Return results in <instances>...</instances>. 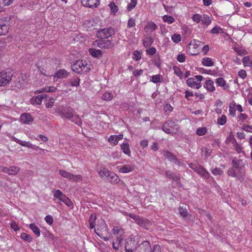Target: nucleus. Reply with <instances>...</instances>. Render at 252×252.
Returning a JSON list of instances; mask_svg holds the SVG:
<instances>
[{
	"instance_id": "21",
	"label": "nucleus",
	"mask_w": 252,
	"mask_h": 252,
	"mask_svg": "<svg viewBox=\"0 0 252 252\" xmlns=\"http://www.w3.org/2000/svg\"><path fill=\"white\" fill-rule=\"evenodd\" d=\"M110 171H109L108 169L106 168H103L102 169H101L100 170L98 171V173L100 178H105L106 180L109 175Z\"/></svg>"
},
{
	"instance_id": "64",
	"label": "nucleus",
	"mask_w": 252,
	"mask_h": 252,
	"mask_svg": "<svg viewBox=\"0 0 252 252\" xmlns=\"http://www.w3.org/2000/svg\"><path fill=\"white\" fill-rule=\"evenodd\" d=\"M45 220L46 222L50 225H51L53 223V219L51 216L48 215L45 218Z\"/></svg>"
},
{
	"instance_id": "40",
	"label": "nucleus",
	"mask_w": 252,
	"mask_h": 252,
	"mask_svg": "<svg viewBox=\"0 0 252 252\" xmlns=\"http://www.w3.org/2000/svg\"><path fill=\"white\" fill-rule=\"evenodd\" d=\"M137 0H130V2L128 4L127 10L128 11H131L136 5Z\"/></svg>"
},
{
	"instance_id": "58",
	"label": "nucleus",
	"mask_w": 252,
	"mask_h": 252,
	"mask_svg": "<svg viewBox=\"0 0 252 252\" xmlns=\"http://www.w3.org/2000/svg\"><path fill=\"white\" fill-rule=\"evenodd\" d=\"M179 213L180 215L183 217H186L188 215V212L187 209L183 208L182 207L179 208Z\"/></svg>"
},
{
	"instance_id": "14",
	"label": "nucleus",
	"mask_w": 252,
	"mask_h": 252,
	"mask_svg": "<svg viewBox=\"0 0 252 252\" xmlns=\"http://www.w3.org/2000/svg\"><path fill=\"white\" fill-rule=\"evenodd\" d=\"M196 172L205 179H208L209 178L210 173L209 172L201 166H198V169L196 170Z\"/></svg>"
},
{
	"instance_id": "36",
	"label": "nucleus",
	"mask_w": 252,
	"mask_h": 252,
	"mask_svg": "<svg viewBox=\"0 0 252 252\" xmlns=\"http://www.w3.org/2000/svg\"><path fill=\"white\" fill-rule=\"evenodd\" d=\"M162 20L164 22H166L168 24H172L175 21L174 18L172 16L167 15H164L162 17Z\"/></svg>"
},
{
	"instance_id": "49",
	"label": "nucleus",
	"mask_w": 252,
	"mask_h": 252,
	"mask_svg": "<svg viewBox=\"0 0 252 252\" xmlns=\"http://www.w3.org/2000/svg\"><path fill=\"white\" fill-rule=\"evenodd\" d=\"M21 237L23 240L30 242L32 240V237L29 234L26 233H22L21 235Z\"/></svg>"
},
{
	"instance_id": "37",
	"label": "nucleus",
	"mask_w": 252,
	"mask_h": 252,
	"mask_svg": "<svg viewBox=\"0 0 252 252\" xmlns=\"http://www.w3.org/2000/svg\"><path fill=\"white\" fill-rule=\"evenodd\" d=\"M65 195L59 189L56 190L54 192V197L59 199L60 201L62 200L63 196Z\"/></svg>"
},
{
	"instance_id": "29",
	"label": "nucleus",
	"mask_w": 252,
	"mask_h": 252,
	"mask_svg": "<svg viewBox=\"0 0 252 252\" xmlns=\"http://www.w3.org/2000/svg\"><path fill=\"white\" fill-rule=\"evenodd\" d=\"M112 231L113 234L115 235L119 236L124 235L123 229L122 228L119 227L118 226H114Z\"/></svg>"
},
{
	"instance_id": "56",
	"label": "nucleus",
	"mask_w": 252,
	"mask_h": 252,
	"mask_svg": "<svg viewBox=\"0 0 252 252\" xmlns=\"http://www.w3.org/2000/svg\"><path fill=\"white\" fill-rule=\"evenodd\" d=\"M61 201L64 203L65 205H67V206H70L71 204V202L70 200L69 199L68 197H67L65 195L63 196Z\"/></svg>"
},
{
	"instance_id": "50",
	"label": "nucleus",
	"mask_w": 252,
	"mask_h": 252,
	"mask_svg": "<svg viewBox=\"0 0 252 252\" xmlns=\"http://www.w3.org/2000/svg\"><path fill=\"white\" fill-rule=\"evenodd\" d=\"M226 122V117L224 115H221L220 118L218 119V123L219 125L223 126Z\"/></svg>"
},
{
	"instance_id": "20",
	"label": "nucleus",
	"mask_w": 252,
	"mask_h": 252,
	"mask_svg": "<svg viewBox=\"0 0 252 252\" xmlns=\"http://www.w3.org/2000/svg\"><path fill=\"white\" fill-rule=\"evenodd\" d=\"M204 87L206 90L210 92H213L215 89L213 81L210 79L206 81Z\"/></svg>"
},
{
	"instance_id": "30",
	"label": "nucleus",
	"mask_w": 252,
	"mask_h": 252,
	"mask_svg": "<svg viewBox=\"0 0 252 252\" xmlns=\"http://www.w3.org/2000/svg\"><path fill=\"white\" fill-rule=\"evenodd\" d=\"M121 149L125 154L130 156V151L129 149V144L128 143H125L122 144Z\"/></svg>"
},
{
	"instance_id": "28",
	"label": "nucleus",
	"mask_w": 252,
	"mask_h": 252,
	"mask_svg": "<svg viewBox=\"0 0 252 252\" xmlns=\"http://www.w3.org/2000/svg\"><path fill=\"white\" fill-rule=\"evenodd\" d=\"M216 83L220 87H223L224 89L228 88V85H226L225 81L223 78L220 77L216 79Z\"/></svg>"
},
{
	"instance_id": "38",
	"label": "nucleus",
	"mask_w": 252,
	"mask_h": 252,
	"mask_svg": "<svg viewBox=\"0 0 252 252\" xmlns=\"http://www.w3.org/2000/svg\"><path fill=\"white\" fill-rule=\"evenodd\" d=\"M236 142L233 135L230 133L228 137L226 139L225 143L226 145H228L229 143H232L233 145Z\"/></svg>"
},
{
	"instance_id": "33",
	"label": "nucleus",
	"mask_w": 252,
	"mask_h": 252,
	"mask_svg": "<svg viewBox=\"0 0 252 252\" xmlns=\"http://www.w3.org/2000/svg\"><path fill=\"white\" fill-rule=\"evenodd\" d=\"M195 78L196 79V82L194 85V88L197 89H199L201 87V84L200 82L203 80L204 79L203 77L201 75H196L195 76Z\"/></svg>"
},
{
	"instance_id": "32",
	"label": "nucleus",
	"mask_w": 252,
	"mask_h": 252,
	"mask_svg": "<svg viewBox=\"0 0 252 252\" xmlns=\"http://www.w3.org/2000/svg\"><path fill=\"white\" fill-rule=\"evenodd\" d=\"M153 42L154 39L153 38L151 37H147L143 40V44L145 47H148L153 44Z\"/></svg>"
},
{
	"instance_id": "23",
	"label": "nucleus",
	"mask_w": 252,
	"mask_h": 252,
	"mask_svg": "<svg viewBox=\"0 0 252 252\" xmlns=\"http://www.w3.org/2000/svg\"><path fill=\"white\" fill-rule=\"evenodd\" d=\"M202 24L207 26H209L211 23L210 17L206 14L202 15L201 20Z\"/></svg>"
},
{
	"instance_id": "13",
	"label": "nucleus",
	"mask_w": 252,
	"mask_h": 252,
	"mask_svg": "<svg viewBox=\"0 0 252 252\" xmlns=\"http://www.w3.org/2000/svg\"><path fill=\"white\" fill-rule=\"evenodd\" d=\"M120 178L115 173L110 171L109 175L106 179L107 182L112 184H117L119 182Z\"/></svg>"
},
{
	"instance_id": "55",
	"label": "nucleus",
	"mask_w": 252,
	"mask_h": 252,
	"mask_svg": "<svg viewBox=\"0 0 252 252\" xmlns=\"http://www.w3.org/2000/svg\"><path fill=\"white\" fill-rule=\"evenodd\" d=\"M196 82L194 81V79L193 78H188L187 80V85L191 88H194V85Z\"/></svg>"
},
{
	"instance_id": "31",
	"label": "nucleus",
	"mask_w": 252,
	"mask_h": 252,
	"mask_svg": "<svg viewBox=\"0 0 252 252\" xmlns=\"http://www.w3.org/2000/svg\"><path fill=\"white\" fill-rule=\"evenodd\" d=\"M8 26L6 24H0V35H5L8 32Z\"/></svg>"
},
{
	"instance_id": "17",
	"label": "nucleus",
	"mask_w": 252,
	"mask_h": 252,
	"mask_svg": "<svg viewBox=\"0 0 252 252\" xmlns=\"http://www.w3.org/2000/svg\"><path fill=\"white\" fill-rule=\"evenodd\" d=\"M46 97V94H42L38 95L31 99V102L33 104L39 105L42 102V100Z\"/></svg>"
},
{
	"instance_id": "8",
	"label": "nucleus",
	"mask_w": 252,
	"mask_h": 252,
	"mask_svg": "<svg viewBox=\"0 0 252 252\" xmlns=\"http://www.w3.org/2000/svg\"><path fill=\"white\" fill-rule=\"evenodd\" d=\"M101 39L95 41L94 45L97 44L100 48L110 49L114 47V43L111 40H103Z\"/></svg>"
},
{
	"instance_id": "57",
	"label": "nucleus",
	"mask_w": 252,
	"mask_h": 252,
	"mask_svg": "<svg viewBox=\"0 0 252 252\" xmlns=\"http://www.w3.org/2000/svg\"><path fill=\"white\" fill-rule=\"evenodd\" d=\"M222 31V29L220 27L216 26L214 27L210 31L212 34H218Z\"/></svg>"
},
{
	"instance_id": "34",
	"label": "nucleus",
	"mask_w": 252,
	"mask_h": 252,
	"mask_svg": "<svg viewBox=\"0 0 252 252\" xmlns=\"http://www.w3.org/2000/svg\"><path fill=\"white\" fill-rule=\"evenodd\" d=\"M96 220V216L94 214H92L89 218V226L91 229H93L95 226V222Z\"/></svg>"
},
{
	"instance_id": "61",
	"label": "nucleus",
	"mask_w": 252,
	"mask_h": 252,
	"mask_svg": "<svg viewBox=\"0 0 252 252\" xmlns=\"http://www.w3.org/2000/svg\"><path fill=\"white\" fill-rule=\"evenodd\" d=\"M146 52L147 54L149 55H153L156 52V49L155 47H151L149 49H148L146 50Z\"/></svg>"
},
{
	"instance_id": "51",
	"label": "nucleus",
	"mask_w": 252,
	"mask_h": 252,
	"mask_svg": "<svg viewBox=\"0 0 252 252\" xmlns=\"http://www.w3.org/2000/svg\"><path fill=\"white\" fill-rule=\"evenodd\" d=\"M202 15L195 14L192 17V20L196 23H199L201 20Z\"/></svg>"
},
{
	"instance_id": "25",
	"label": "nucleus",
	"mask_w": 252,
	"mask_h": 252,
	"mask_svg": "<svg viewBox=\"0 0 252 252\" xmlns=\"http://www.w3.org/2000/svg\"><path fill=\"white\" fill-rule=\"evenodd\" d=\"M202 63L205 66H212L214 65V62L210 58L206 57L202 59Z\"/></svg>"
},
{
	"instance_id": "4",
	"label": "nucleus",
	"mask_w": 252,
	"mask_h": 252,
	"mask_svg": "<svg viewBox=\"0 0 252 252\" xmlns=\"http://www.w3.org/2000/svg\"><path fill=\"white\" fill-rule=\"evenodd\" d=\"M59 172L61 176L67 178L71 181L80 182L83 181V178L81 175H74L64 170H59Z\"/></svg>"
},
{
	"instance_id": "3",
	"label": "nucleus",
	"mask_w": 252,
	"mask_h": 252,
	"mask_svg": "<svg viewBox=\"0 0 252 252\" xmlns=\"http://www.w3.org/2000/svg\"><path fill=\"white\" fill-rule=\"evenodd\" d=\"M85 62L82 61H77L72 65V70L78 74L89 72L90 68L88 66L87 63H85Z\"/></svg>"
},
{
	"instance_id": "47",
	"label": "nucleus",
	"mask_w": 252,
	"mask_h": 252,
	"mask_svg": "<svg viewBox=\"0 0 252 252\" xmlns=\"http://www.w3.org/2000/svg\"><path fill=\"white\" fill-rule=\"evenodd\" d=\"M112 13L115 14L118 10V6L113 2H111L109 5Z\"/></svg>"
},
{
	"instance_id": "60",
	"label": "nucleus",
	"mask_w": 252,
	"mask_h": 252,
	"mask_svg": "<svg viewBox=\"0 0 252 252\" xmlns=\"http://www.w3.org/2000/svg\"><path fill=\"white\" fill-rule=\"evenodd\" d=\"M242 129L246 131L252 132V126L244 125L242 126Z\"/></svg>"
},
{
	"instance_id": "53",
	"label": "nucleus",
	"mask_w": 252,
	"mask_h": 252,
	"mask_svg": "<svg viewBox=\"0 0 252 252\" xmlns=\"http://www.w3.org/2000/svg\"><path fill=\"white\" fill-rule=\"evenodd\" d=\"M212 173L214 175H221L223 173V171L219 168H215L211 170Z\"/></svg>"
},
{
	"instance_id": "1",
	"label": "nucleus",
	"mask_w": 252,
	"mask_h": 252,
	"mask_svg": "<svg viewBox=\"0 0 252 252\" xmlns=\"http://www.w3.org/2000/svg\"><path fill=\"white\" fill-rule=\"evenodd\" d=\"M55 112L58 113L62 118L69 120L79 126H81L82 124L80 116L70 107L62 105L58 107L55 109Z\"/></svg>"
},
{
	"instance_id": "19",
	"label": "nucleus",
	"mask_w": 252,
	"mask_h": 252,
	"mask_svg": "<svg viewBox=\"0 0 252 252\" xmlns=\"http://www.w3.org/2000/svg\"><path fill=\"white\" fill-rule=\"evenodd\" d=\"M90 54L95 58H100L102 56V53L100 50L95 49L94 48H90L89 50Z\"/></svg>"
},
{
	"instance_id": "63",
	"label": "nucleus",
	"mask_w": 252,
	"mask_h": 252,
	"mask_svg": "<svg viewBox=\"0 0 252 252\" xmlns=\"http://www.w3.org/2000/svg\"><path fill=\"white\" fill-rule=\"evenodd\" d=\"M178 61L180 63H184L186 60V56L184 54H180L177 56Z\"/></svg>"
},
{
	"instance_id": "18",
	"label": "nucleus",
	"mask_w": 252,
	"mask_h": 252,
	"mask_svg": "<svg viewBox=\"0 0 252 252\" xmlns=\"http://www.w3.org/2000/svg\"><path fill=\"white\" fill-rule=\"evenodd\" d=\"M123 135L119 134L118 135H111L108 138L109 142L116 145L118 141L123 139Z\"/></svg>"
},
{
	"instance_id": "42",
	"label": "nucleus",
	"mask_w": 252,
	"mask_h": 252,
	"mask_svg": "<svg viewBox=\"0 0 252 252\" xmlns=\"http://www.w3.org/2000/svg\"><path fill=\"white\" fill-rule=\"evenodd\" d=\"M80 79L78 77L69 80L68 84L71 86L77 87L79 85Z\"/></svg>"
},
{
	"instance_id": "52",
	"label": "nucleus",
	"mask_w": 252,
	"mask_h": 252,
	"mask_svg": "<svg viewBox=\"0 0 252 252\" xmlns=\"http://www.w3.org/2000/svg\"><path fill=\"white\" fill-rule=\"evenodd\" d=\"M113 97V95L110 93H105L102 96V99L105 100H110L112 99Z\"/></svg>"
},
{
	"instance_id": "11",
	"label": "nucleus",
	"mask_w": 252,
	"mask_h": 252,
	"mask_svg": "<svg viewBox=\"0 0 252 252\" xmlns=\"http://www.w3.org/2000/svg\"><path fill=\"white\" fill-rule=\"evenodd\" d=\"M20 171V168L16 166L9 167L0 166V171L8 174L9 175H15Z\"/></svg>"
},
{
	"instance_id": "35",
	"label": "nucleus",
	"mask_w": 252,
	"mask_h": 252,
	"mask_svg": "<svg viewBox=\"0 0 252 252\" xmlns=\"http://www.w3.org/2000/svg\"><path fill=\"white\" fill-rule=\"evenodd\" d=\"M150 81L154 83H158L162 81V77L159 74L154 75L151 77Z\"/></svg>"
},
{
	"instance_id": "12",
	"label": "nucleus",
	"mask_w": 252,
	"mask_h": 252,
	"mask_svg": "<svg viewBox=\"0 0 252 252\" xmlns=\"http://www.w3.org/2000/svg\"><path fill=\"white\" fill-rule=\"evenodd\" d=\"M81 2L86 7L93 8L97 6L99 4V0H81Z\"/></svg>"
},
{
	"instance_id": "16",
	"label": "nucleus",
	"mask_w": 252,
	"mask_h": 252,
	"mask_svg": "<svg viewBox=\"0 0 252 252\" xmlns=\"http://www.w3.org/2000/svg\"><path fill=\"white\" fill-rule=\"evenodd\" d=\"M20 121L24 124H29L33 121V118L30 114H23L20 117Z\"/></svg>"
},
{
	"instance_id": "48",
	"label": "nucleus",
	"mask_w": 252,
	"mask_h": 252,
	"mask_svg": "<svg viewBox=\"0 0 252 252\" xmlns=\"http://www.w3.org/2000/svg\"><path fill=\"white\" fill-rule=\"evenodd\" d=\"M206 128L204 127H199L196 130V134L199 136L204 135L206 133Z\"/></svg>"
},
{
	"instance_id": "39",
	"label": "nucleus",
	"mask_w": 252,
	"mask_h": 252,
	"mask_svg": "<svg viewBox=\"0 0 252 252\" xmlns=\"http://www.w3.org/2000/svg\"><path fill=\"white\" fill-rule=\"evenodd\" d=\"M132 169L133 168L131 166L125 165L119 169V171L121 173H128L132 171Z\"/></svg>"
},
{
	"instance_id": "54",
	"label": "nucleus",
	"mask_w": 252,
	"mask_h": 252,
	"mask_svg": "<svg viewBox=\"0 0 252 252\" xmlns=\"http://www.w3.org/2000/svg\"><path fill=\"white\" fill-rule=\"evenodd\" d=\"M171 38L174 42L178 43L181 40V36L179 34H174Z\"/></svg>"
},
{
	"instance_id": "43",
	"label": "nucleus",
	"mask_w": 252,
	"mask_h": 252,
	"mask_svg": "<svg viewBox=\"0 0 252 252\" xmlns=\"http://www.w3.org/2000/svg\"><path fill=\"white\" fill-rule=\"evenodd\" d=\"M13 140L14 141H15L17 143H18L20 145L24 146V147H27V145H28V144L30 143L29 142H28L25 141H22L16 137H13Z\"/></svg>"
},
{
	"instance_id": "44",
	"label": "nucleus",
	"mask_w": 252,
	"mask_h": 252,
	"mask_svg": "<svg viewBox=\"0 0 252 252\" xmlns=\"http://www.w3.org/2000/svg\"><path fill=\"white\" fill-rule=\"evenodd\" d=\"M141 58V53L138 50H135L133 53L132 59L136 61H139Z\"/></svg>"
},
{
	"instance_id": "10",
	"label": "nucleus",
	"mask_w": 252,
	"mask_h": 252,
	"mask_svg": "<svg viewBox=\"0 0 252 252\" xmlns=\"http://www.w3.org/2000/svg\"><path fill=\"white\" fill-rule=\"evenodd\" d=\"M244 172L243 170L236 171V168L232 167L227 170V174L231 177H235L241 182L243 181V177L244 175Z\"/></svg>"
},
{
	"instance_id": "24",
	"label": "nucleus",
	"mask_w": 252,
	"mask_h": 252,
	"mask_svg": "<svg viewBox=\"0 0 252 252\" xmlns=\"http://www.w3.org/2000/svg\"><path fill=\"white\" fill-rule=\"evenodd\" d=\"M157 28V26L156 24L152 21H150L148 23V24L145 27V30L146 31H148L150 30L151 32L154 31Z\"/></svg>"
},
{
	"instance_id": "2",
	"label": "nucleus",
	"mask_w": 252,
	"mask_h": 252,
	"mask_svg": "<svg viewBox=\"0 0 252 252\" xmlns=\"http://www.w3.org/2000/svg\"><path fill=\"white\" fill-rule=\"evenodd\" d=\"M179 126L172 120H168L164 123L162 129L167 134H175L178 132Z\"/></svg>"
},
{
	"instance_id": "46",
	"label": "nucleus",
	"mask_w": 252,
	"mask_h": 252,
	"mask_svg": "<svg viewBox=\"0 0 252 252\" xmlns=\"http://www.w3.org/2000/svg\"><path fill=\"white\" fill-rule=\"evenodd\" d=\"M233 146L237 153L240 154L241 153H244L242 151L243 147L241 145H239L237 141L233 145Z\"/></svg>"
},
{
	"instance_id": "62",
	"label": "nucleus",
	"mask_w": 252,
	"mask_h": 252,
	"mask_svg": "<svg viewBox=\"0 0 252 252\" xmlns=\"http://www.w3.org/2000/svg\"><path fill=\"white\" fill-rule=\"evenodd\" d=\"M238 75L239 76L244 79L247 76L246 71L245 70L241 69L238 72Z\"/></svg>"
},
{
	"instance_id": "22",
	"label": "nucleus",
	"mask_w": 252,
	"mask_h": 252,
	"mask_svg": "<svg viewBox=\"0 0 252 252\" xmlns=\"http://www.w3.org/2000/svg\"><path fill=\"white\" fill-rule=\"evenodd\" d=\"M68 73L65 69H61L55 74V77L58 78H63L67 77Z\"/></svg>"
},
{
	"instance_id": "45",
	"label": "nucleus",
	"mask_w": 252,
	"mask_h": 252,
	"mask_svg": "<svg viewBox=\"0 0 252 252\" xmlns=\"http://www.w3.org/2000/svg\"><path fill=\"white\" fill-rule=\"evenodd\" d=\"M242 62L244 66H252V62L250 61V59L249 56L244 57L242 59Z\"/></svg>"
},
{
	"instance_id": "41",
	"label": "nucleus",
	"mask_w": 252,
	"mask_h": 252,
	"mask_svg": "<svg viewBox=\"0 0 252 252\" xmlns=\"http://www.w3.org/2000/svg\"><path fill=\"white\" fill-rule=\"evenodd\" d=\"M42 93L43 92H54L56 90V88L51 86H46L40 89Z\"/></svg>"
},
{
	"instance_id": "59",
	"label": "nucleus",
	"mask_w": 252,
	"mask_h": 252,
	"mask_svg": "<svg viewBox=\"0 0 252 252\" xmlns=\"http://www.w3.org/2000/svg\"><path fill=\"white\" fill-rule=\"evenodd\" d=\"M135 26V20L133 18H130L129 19L127 22V27L128 28H132Z\"/></svg>"
},
{
	"instance_id": "15",
	"label": "nucleus",
	"mask_w": 252,
	"mask_h": 252,
	"mask_svg": "<svg viewBox=\"0 0 252 252\" xmlns=\"http://www.w3.org/2000/svg\"><path fill=\"white\" fill-rule=\"evenodd\" d=\"M232 164L233 167L238 169L239 170H243L242 169L244 166L242 163V160L236 158H234L232 159Z\"/></svg>"
},
{
	"instance_id": "7",
	"label": "nucleus",
	"mask_w": 252,
	"mask_h": 252,
	"mask_svg": "<svg viewBox=\"0 0 252 252\" xmlns=\"http://www.w3.org/2000/svg\"><path fill=\"white\" fill-rule=\"evenodd\" d=\"M162 155L169 161L179 166L181 165V162L172 153L168 150H164L162 152Z\"/></svg>"
},
{
	"instance_id": "9",
	"label": "nucleus",
	"mask_w": 252,
	"mask_h": 252,
	"mask_svg": "<svg viewBox=\"0 0 252 252\" xmlns=\"http://www.w3.org/2000/svg\"><path fill=\"white\" fill-rule=\"evenodd\" d=\"M134 252H152L150 243L148 241H144L135 248Z\"/></svg>"
},
{
	"instance_id": "5",
	"label": "nucleus",
	"mask_w": 252,
	"mask_h": 252,
	"mask_svg": "<svg viewBox=\"0 0 252 252\" xmlns=\"http://www.w3.org/2000/svg\"><path fill=\"white\" fill-rule=\"evenodd\" d=\"M115 30L111 27L105 28L97 32L96 35L100 39H106L114 34Z\"/></svg>"
},
{
	"instance_id": "27",
	"label": "nucleus",
	"mask_w": 252,
	"mask_h": 252,
	"mask_svg": "<svg viewBox=\"0 0 252 252\" xmlns=\"http://www.w3.org/2000/svg\"><path fill=\"white\" fill-rule=\"evenodd\" d=\"M29 227L37 237H39L40 236V231L36 225L34 223H31L30 224Z\"/></svg>"
},
{
	"instance_id": "6",
	"label": "nucleus",
	"mask_w": 252,
	"mask_h": 252,
	"mask_svg": "<svg viewBox=\"0 0 252 252\" xmlns=\"http://www.w3.org/2000/svg\"><path fill=\"white\" fill-rule=\"evenodd\" d=\"M13 75L10 71H2L0 72V86H5L9 84Z\"/></svg>"
},
{
	"instance_id": "26",
	"label": "nucleus",
	"mask_w": 252,
	"mask_h": 252,
	"mask_svg": "<svg viewBox=\"0 0 252 252\" xmlns=\"http://www.w3.org/2000/svg\"><path fill=\"white\" fill-rule=\"evenodd\" d=\"M236 104L234 102L231 103L229 106V115L234 117L236 115Z\"/></svg>"
}]
</instances>
